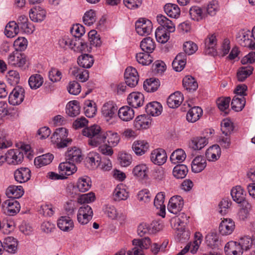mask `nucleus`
<instances>
[{"label":"nucleus","instance_id":"50","mask_svg":"<svg viewBox=\"0 0 255 255\" xmlns=\"http://www.w3.org/2000/svg\"><path fill=\"white\" fill-rule=\"evenodd\" d=\"M107 138L109 145L111 146H116L119 143L120 137L117 133L112 131H108L105 133V139Z\"/></svg>","mask_w":255,"mask_h":255},{"label":"nucleus","instance_id":"56","mask_svg":"<svg viewBox=\"0 0 255 255\" xmlns=\"http://www.w3.org/2000/svg\"><path fill=\"white\" fill-rule=\"evenodd\" d=\"M70 31L74 36L73 39H81V37L85 33V27L80 24H76L73 25Z\"/></svg>","mask_w":255,"mask_h":255},{"label":"nucleus","instance_id":"42","mask_svg":"<svg viewBox=\"0 0 255 255\" xmlns=\"http://www.w3.org/2000/svg\"><path fill=\"white\" fill-rule=\"evenodd\" d=\"M208 143V139L205 137L193 138L189 143V146L194 150H200Z\"/></svg>","mask_w":255,"mask_h":255},{"label":"nucleus","instance_id":"27","mask_svg":"<svg viewBox=\"0 0 255 255\" xmlns=\"http://www.w3.org/2000/svg\"><path fill=\"white\" fill-rule=\"evenodd\" d=\"M57 226L64 232L72 230L74 227V223L72 219L68 216H62L57 221Z\"/></svg>","mask_w":255,"mask_h":255},{"label":"nucleus","instance_id":"21","mask_svg":"<svg viewBox=\"0 0 255 255\" xmlns=\"http://www.w3.org/2000/svg\"><path fill=\"white\" fill-rule=\"evenodd\" d=\"M187 56L185 53H179L174 58L172 66L173 69L177 72L181 71L186 64Z\"/></svg>","mask_w":255,"mask_h":255},{"label":"nucleus","instance_id":"26","mask_svg":"<svg viewBox=\"0 0 255 255\" xmlns=\"http://www.w3.org/2000/svg\"><path fill=\"white\" fill-rule=\"evenodd\" d=\"M150 124V119L145 115L137 116L134 121V126L138 130L148 128Z\"/></svg>","mask_w":255,"mask_h":255},{"label":"nucleus","instance_id":"53","mask_svg":"<svg viewBox=\"0 0 255 255\" xmlns=\"http://www.w3.org/2000/svg\"><path fill=\"white\" fill-rule=\"evenodd\" d=\"M136 59L137 61L142 65H148L153 61V58L150 54L144 52L136 54Z\"/></svg>","mask_w":255,"mask_h":255},{"label":"nucleus","instance_id":"48","mask_svg":"<svg viewBox=\"0 0 255 255\" xmlns=\"http://www.w3.org/2000/svg\"><path fill=\"white\" fill-rule=\"evenodd\" d=\"M246 104V99L244 97L239 98L235 96L231 102V108L236 112L241 111Z\"/></svg>","mask_w":255,"mask_h":255},{"label":"nucleus","instance_id":"60","mask_svg":"<svg viewBox=\"0 0 255 255\" xmlns=\"http://www.w3.org/2000/svg\"><path fill=\"white\" fill-rule=\"evenodd\" d=\"M87 43L83 39H75L72 50L77 52L85 51L87 48Z\"/></svg>","mask_w":255,"mask_h":255},{"label":"nucleus","instance_id":"61","mask_svg":"<svg viewBox=\"0 0 255 255\" xmlns=\"http://www.w3.org/2000/svg\"><path fill=\"white\" fill-rule=\"evenodd\" d=\"M67 90L70 94L77 95L81 91V86L77 81H70L67 86Z\"/></svg>","mask_w":255,"mask_h":255},{"label":"nucleus","instance_id":"63","mask_svg":"<svg viewBox=\"0 0 255 255\" xmlns=\"http://www.w3.org/2000/svg\"><path fill=\"white\" fill-rule=\"evenodd\" d=\"M124 77L126 80H138L139 75L135 68L128 67L125 70Z\"/></svg>","mask_w":255,"mask_h":255},{"label":"nucleus","instance_id":"1","mask_svg":"<svg viewBox=\"0 0 255 255\" xmlns=\"http://www.w3.org/2000/svg\"><path fill=\"white\" fill-rule=\"evenodd\" d=\"M83 135L89 137V145L96 147L105 141V133L101 131L100 127L97 125L83 129Z\"/></svg>","mask_w":255,"mask_h":255},{"label":"nucleus","instance_id":"8","mask_svg":"<svg viewBox=\"0 0 255 255\" xmlns=\"http://www.w3.org/2000/svg\"><path fill=\"white\" fill-rule=\"evenodd\" d=\"M251 31L249 30L242 29L236 35L237 42L242 46L248 47L252 49L253 40Z\"/></svg>","mask_w":255,"mask_h":255},{"label":"nucleus","instance_id":"16","mask_svg":"<svg viewBox=\"0 0 255 255\" xmlns=\"http://www.w3.org/2000/svg\"><path fill=\"white\" fill-rule=\"evenodd\" d=\"M184 98L182 94L176 91L171 94L167 99V104L170 108H176L182 103Z\"/></svg>","mask_w":255,"mask_h":255},{"label":"nucleus","instance_id":"49","mask_svg":"<svg viewBox=\"0 0 255 255\" xmlns=\"http://www.w3.org/2000/svg\"><path fill=\"white\" fill-rule=\"evenodd\" d=\"M68 136V130L64 128H57L51 136V140L53 142H57L59 140Z\"/></svg>","mask_w":255,"mask_h":255},{"label":"nucleus","instance_id":"29","mask_svg":"<svg viewBox=\"0 0 255 255\" xmlns=\"http://www.w3.org/2000/svg\"><path fill=\"white\" fill-rule=\"evenodd\" d=\"M24 193L21 186H9L6 190V195L10 199H15L21 197Z\"/></svg>","mask_w":255,"mask_h":255},{"label":"nucleus","instance_id":"17","mask_svg":"<svg viewBox=\"0 0 255 255\" xmlns=\"http://www.w3.org/2000/svg\"><path fill=\"white\" fill-rule=\"evenodd\" d=\"M217 43L216 34H209L205 39V53L208 54H214L216 53L215 46Z\"/></svg>","mask_w":255,"mask_h":255},{"label":"nucleus","instance_id":"31","mask_svg":"<svg viewBox=\"0 0 255 255\" xmlns=\"http://www.w3.org/2000/svg\"><path fill=\"white\" fill-rule=\"evenodd\" d=\"M157 21L161 25L160 28L163 29H166L169 32H174L175 26L172 21L168 19L165 16L162 14H158L156 17Z\"/></svg>","mask_w":255,"mask_h":255},{"label":"nucleus","instance_id":"47","mask_svg":"<svg viewBox=\"0 0 255 255\" xmlns=\"http://www.w3.org/2000/svg\"><path fill=\"white\" fill-rule=\"evenodd\" d=\"M53 158L54 156L52 154H45L36 158L34 160V163L35 165H37L39 167L46 165L52 162Z\"/></svg>","mask_w":255,"mask_h":255},{"label":"nucleus","instance_id":"3","mask_svg":"<svg viewBox=\"0 0 255 255\" xmlns=\"http://www.w3.org/2000/svg\"><path fill=\"white\" fill-rule=\"evenodd\" d=\"M23 157V154L20 149H10L4 155V161L9 164L16 165L22 162Z\"/></svg>","mask_w":255,"mask_h":255},{"label":"nucleus","instance_id":"32","mask_svg":"<svg viewBox=\"0 0 255 255\" xmlns=\"http://www.w3.org/2000/svg\"><path fill=\"white\" fill-rule=\"evenodd\" d=\"M221 150L219 145H213L210 147L206 152V156L209 161L217 160L221 156Z\"/></svg>","mask_w":255,"mask_h":255},{"label":"nucleus","instance_id":"51","mask_svg":"<svg viewBox=\"0 0 255 255\" xmlns=\"http://www.w3.org/2000/svg\"><path fill=\"white\" fill-rule=\"evenodd\" d=\"M160 86V81H144L143 89L148 93L156 91Z\"/></svg>","mask_w":255,"mask_h":255},{"label":"nucleus","instance_id":"4","mask_svg":"<svg viewBox=\"0 0 255 255\" xmlns=\"http://www.w3.org/2000/svg\"><path fill=\"white\" fill-rule=\"evenodd\" d=\"M117 110V105L113 101H110L103 105L101 110L102 115L106 121L109 122L116 116Z\"/></svg>","mask_w":255,"mask_h":255},{"label":"nucleus","instance_id":"18","mask_svg":"<svg viewBox=\"0 0 255 255\" xmlns=\"http://www.w3.org/2000/svg\"><path fill=\"white\" fill-rule=\"evenodd\" d=\"M30 19L34 22L42 21L46 16V11L40 6H35L30 9L29 12Z\"/></svg>","mask_w":255,"mask_h":255},{"label":"nucleus","instance_id":"57","mask_svg":"<svg viewBox=\"0 0 255 255\" xmlns=\"http://www.w3.org/2000/svg\"><path fill=\"white\" fill-rule=\"evenodd\" d=\"M254 68L252 66L242 67L237 72L238 80H245L252 74Z\"/></svg>","mask_w":255,"mask_h":255},{"label":"nucleus","instance_id":"9","mask_svg":"<svg viewBox=\"0 0 255 255\" xmlns=\"http://www.w3.org/2000/svg\"><path fill=\"white\" fill-rule=\"evenodd\" d=\"M18 241L13 237H6L2 242V252L5 251L9 254H15L18 249Z\"/></svg>","mask_w":255,"mask_h":255},{"label":"nucleus","instance_id":"5","mask_svg":"<svg viewBox=\"0 0 255 255\" xmlns=\"http://www.w3.org/2000/svg\"><path fill=\"white\" fill-rule=\"evenodd\" d=\"M135 27L136 32L140 35H148L152 28V24L149 20L140 18L136 21Z\"/></svg>","mask_w":255,"mask_h":255},{"label":"nucleus","instance_id":"64","mask_svg":"<svg viewBox=\"0 0 255 255\" xmlns=\"http://www.w3.org/2000/svg\"><path fill=\"white\" fill-rule=\"evenodd\" d=\"M27 41L24 37H18L14 43L13 46L15 49V51H21L25 50L27 47Z\"/></svg>","mask_w":255,"mask_h":255},{"label":"nucleus","instance_id":"30","mask_svg":"<svg viewBox=\"0 0 255 255\" xmlns=\"http://www.w3.org/2000/svg\"><path fill=\"white\" fill-rule=\"evenodd\" d=\"M162 111L161 105L158 102L149 103L146 106L145 112L152 116H158L161 114Z\"/></svg>","mask_w":255,"mask_h":255},{"label":"nucleus","instance_id":"20","mask_svg":"<svg viewBox=\"0 0 255 255\" xmlns=\"http://www.w3.org/2000/svg\"><path fill=\"white\" fill-rule=\"evenodd\" d=\"M226 255H242V248L238 242L231 241L227 243L224 248Z\"/></svg>","mask_w":255,"mask_h":255},{"label":"nucleus","instance_id":"59","mask_svg":"<svg viewBox=\"0 0 255 255\" xmlns=\"http://www.w3.org/2000/svg\"><path fill=\"white\" fill-rule=\"evenodd\" d=\"M118 159L120 164L123 167H127L129 165L132 161V157L130 154L126 152L120 153Z\"/></svg>","mask_w":255,"mask_h":255},{"label":"nucleus","instance_id":"55","mask_svg":"<svg viewBox=\"0 0 255 255\" xmlns=\"http://www.w3.org/2000/svg\"><path fill=\"white\" fill-rule=\"evenodd\" d=\"M157 41L161 43H166L169 39V33H167L163 28L158 27L155 32Z\"/></svg>","mask_w":255,"mask_h":255},{"label":"nucleus","instance_id":"35","mask_svg":"<svg viewBox=\"0 0 255 255\" xmlns=\"http://www.w3.org/2000/svg\"><path fill=\"white\" fill-rule=\"evenodd\" d=\"M155 44L150 37L144 38L140 42L141 50L147 53H151L155 48Z\"/></svg>","mask_w":255,"mask_h":255},{"label":"nucleus","instance_id":"45","mask_svg":"<svg viewBox=\"0 0 255 255\" xmlns=\"http://www.w3.org/2000/svg\"><path fill=\"white\" fill-rule=\"evenodd\" d=\"M186 157L185 151L182 149H177L172 153L170 159L172 163L175 164L182 162Z\"/></svg>","mask_w":255,"mask_h":255},{"label":"nucleus","instance_id":"43","mask_svg":"<svg viewBox=\"0 0 255 255\" xmlns=\"http://www.w3.org/2000/svg\"><path fill=\"white\" fill-rule=\"evenodd\" d=\"M91 186V181L90 177L84 176L79 178L77 183V187L80 192H86L89 190Z\"/></svg>","mask_w":255,"mask_h":255},{"label":"nucleus","instance_id":"7","mask_svg":"<svg viewBox=\"0 0 255 255\" xmlns=\"http://www.w3.org/2000/svg\"><path fill=\"white\" fill-rule=\"evenodd\" d=\"M3 212L9 216H13L20 211V206L19 202L15 199H8L2 204Z\"/></svg>","mask_w":255,"mask_h":255},{"label":"nucleus","instance_id":"13","mask_svg":"<svg viewBox=\"0 0 255 255\" xmlns=\"http://www.w3.org/2000/svg\"><path fill=\"white\" fill-rule=\"evenodd\" d=\"M128 104L132 108H137L142 106L144 102V96L139 92H132L127 98Z\"/></svg>","mask_w":255,"mask_h":255},{"label":"nucleus","instance_id":"28","mask_svg":"<svg viewBox=\"0 0 255 255\" xmlns=\"http://www.w3.org/2000/svg\"><path fill=\"white\" fill-rule=\"evenodd\" d=\"M206 165V159L203 156H198L192 162V171L194 173H199L204 169Z\"/></svg>","mask_w":255,"mask_h":255},{"label":"nucleus","instance_id":"24","mask_svg":"<svg viewBox=\"0 0 255 255\" xmlns=\"http://www.w3.org/2000/svg\"><path fill=\"white\" fill-rule=\"evenodd\" d=\"M148 143L145 140H136L132 145V149L137 155L144 154L149 148Z\"/></svg>","mask_w":255,"mask_h":255},{"label":"nucleus","instance_id":"33","mask_svg":"<svg viewBox=\"0 0 255 255\" xmlns=\"http://www.w3.org/2000/svg\"><path fill=\"white\" fill-rule=\"evenodd\" d=\"M66 113L72 117L77 116L80 114V107L78 101L74 100L69 102L66 106Z\"/></svg>","mask_w":255,"mask_h":255},{"label":"nucleus","instance_id":"23","mask_svg":"<svg viewBox=\"0 0 255 255\" xmlns=\"http://www.w3.org/2000/svg\"><path fill=\"white\" fill-rule=\"evenodd\" d=\"M66 160L71 162H80L82 159L80 149L74 147L67 150L65 153Z\"/></svg>","mask_w":255,"mask_h":255},{"label":"nucleus","instance_id":"38","mask_svg":"<svg viewBox=\"0 0 255 255\" xmlns=\"http://www.w3.org/2000/svg\"><path fill=\"white\" fill-rule=\"evenodd\" d=\"M148 168L144 164H140L135 166L133 170L132 173L134 176L140 179H146L148 177Z\"/></svg>","mask_w":255,"mask_h":255},{"label":"nucleus","instance_id":"40","mask_svg":"<svg viewBox=\"0 0 255 255\" xmlns=\"http://www.w3.org/2000/svg\"><path fill=\"white\" fill-rule=\"evenodd\" d=\"M165 194L164 192H160L157 193L154 200V205L157 209H160L162 214L160 215L164 217L165 215V206L164 205Z\"/></svg>","mask_w":255,"mask_h":255},{"label":"nucleus","instance_id":"52","mask_svg":"<svg viewBox=\"0 0 255 255\" xmlns=\"http://www.w3.org/2000/svg\"><path fill=\"white\" fill-rule=\"evenodd\" d=\"M251 208V205L247 201L243 202L242 203V208L238 212V216L241 220L246 219L249 215Z\"/></svg>","mask_w":255,"mask_h":255},{"label":"nucleus","instance_id":"14","mask_svg":"<svg viewBox=\"0 0 255 255\" xmlns=\"http://www.w3.org/2000/svg\"><path fill=\"white\" fill-rule=\"evenodd\" d=\"M189 14L193 20L197 21L205 19L207 17L205 7L198 6H192L189 10Z\"/></svg>","mask_w":255,"mask_h":255},{"label":"nucleus","instance_id":"54","mask_svg":"<svg viewBox=\"0 0 255 255\" xmlns=\"http://www.w3.org/2000/svg\"><path fill=\"white\" fill-rule=\"evenodd\" d=\"M233 124L229 119H224L221 122V130L225 136L230 135L233 131Z\"/></svg>","mask_w":255,"mask_h":255},{"label":"nucleus","instance_id":"34","mask_svg":"<svg viewBox=\"0 0 255 255\" xmlns=\"http://www.w3.org/2000/svg\"><path fill=\"white\" fill-rule=\"evenodd\" d=\"M164 10L167 15L171 18H177L180 14V9L176 4L166 3L164 6Z\"/></svg>","mask_w":255,"mask_h":255},{"label":"nucleus","instance_id":"12","mask_svg":"<svg viewBox=\"0 0 255 255\" xmlns=\"http://www.w3.org/2000/svg\"><path fill=\"white\" fill-rule=\"evenodd\" d=\"M165 151L161 148L153 150L150 154V160L155 164L163 165L167 160Z\"/></svg>","mask_w":255,"mask_h":255},{"label":"nucleus","instance_id":"58","mask_svg":"<svg viewBox=\"0 0 255 255\" xmlns=\"http://www.w3.org/2000/svg\"><path fill=\"white\" fill-rule=\"evenodd\" d=\"M83 22L85 24L90 26L93 24L96 20V13L93 9L87 11L84 14L83 17Z\"/></svg>","mask_w":255,"mask_h":255},{"label":"nucleus","instance_id":"22","mask_svg":"<svg viewBox=\"0 0 255 255\" xmlns=\"http://www.w3.org/2000/svg\"><path fill=\"white\" fill-rule=\"evenodd\" d=\"M30 173L31 171L29 168L21 167L14 172V178L16 181L19 183H24L30 179Z\"/></svg>","mask_w":255,"mask_h":255},{"label":"nucleus","instance_id":"36","mask_svg":"<svg viewBox=\"0 0 255 255\" xmlns=\"http://www.w3.org/2000/svg\"><path fill=\"white\" fill-rule=\"evenodd\" d=\"M203 113L202 109L199 107L191 108L186 115L187 120L191 123H194L198 120Z\"/></svg>","mask_w":255,"mask_h":255},{"label":"nucleus","instance_id":"41","mask_svg":"<svg viewBox=\"0 0 255 255\" xmlns=\"http://www.w3.org/2000/svg\"><path fill=\"white\" fill-rule=\"evenodd\" d=\"M201 243V239L200 238L195 240L193 243L188 244L179 253H178L176 255H184L186 253H187L189 250L190 252L194 254H195L197 250L199 249V246Z\"/></svg>","mask_w":255,"mask_h":255},{"label":"nucleus","instance_id":"37","mask_svg":"<svg viewBox=\"0 0 255 255\" xmlns=\"http://www.w3.org/2000/svg\"><path fill=\"white\" fill-rule=\"evenodd\" d=\"M84 110L87 117L93 118L97 112V105L93 101L86 100L84 102Z\"/></svg>","mask_w":255,"mask_h":255},{"label":"nucleus","instance_id":"6","mask_svg":"<svg viewBox=\"0 0 255 255\" xmlns=\"http://www.w3.org/2000/svg\"><path fill=\"white\" fill-rule=\"evenodd\" d=\"M24 94L25 91L23 88L19 86L15 87L9 96V104L12 105L20 104L23 101Z\"/></svg>","mask_w":255,"mask_h":255},{"label":"nucleus","instance_id":"11","mask_svg":"<svg viewBox=\"0 0 255 255\" xmlns=\"http://www.w3.org/2000/svg\"><path fill=\"white\" fill-rule=\"evenodd\" d=\"M26 63V56L19 52L14 51L8 58V63L15 67H20Z\"/></svg>","mask_w":255,"mask_h":255},{"label":"nucleus","instance_id":"25","mask_svg":"<svg viewBox=\"0 0 255 255\" xmlns=\"http://www.w3.org/2000/svg\"><path fill=\"white\" fill-rule=\"evenodd\" d=\"M118 116L122 121L128 122L133 118L134 112L130 107L123 106L119 110Z\"/></svg>","mask_w":255,"mask_h":255},{"label":"nucleus","instance_id":"15","mask_svg":"<svg viewBox=\"0 0 255 255\" xmlns=\"http://www.w3.org/2000/svg\"><path fill=\"white\" fill-rule=\"evenodd\" d=\"M235 227V223L232 219H224L219 225V231L221 235L226 236L232 234Z\"/></svg>","mask_w":255,"mask_h":255},{"label":"nucleus","instance_id":"46","mask_svg":"<svg viewBox=\"0 0 255 255\" xmlns=\"http://www.w3.org/2000/svg\"><path fill=\"white\" fill-rule=\"evenodd\" d=\"M231 195L233 199L238 203H243V202L245 201L244 190L240 186L233 188L231 190Z\"/></svg>","mask_w":255,"mask_h":255},{"label":"nucleus","instance_id":"44","mask_svg":"<svg viewBox=\"0 0 255 255\" xmlns=\"http://www.w3.org/2000/svg\"><path fill=\"white\" fill-rule=\"evenodd\" d=\"M188 169L184 164H177L173 169V175L177 179H183L186 177Z\"/></svg>","mask_w":255,"mask_h":255},{"label":"nucleus","instance_id":"10","mask_svg":"<svg viewBox=\"0 0 255 255\" xmlns=\"http://www.w3.org/2000/svg\"><path fill=\"white\" fill-rule=\"evenodd\" d=\"M184 205V201L180 196H174L170 198L167 206L168 211L174 214L180 212Z\"/></svg>","mask_w":255,"mask_h":255},{"label":"nucleus","instance_id":"62","mask_svg":"<svg viewBox=\"0 0 255 255\" xmlns=\"http://www.w3.org/2000/svg\"><path fill=\"white\" fill-rule=\"evenodd\" d=\"M87 162L89 163L92 166H98L101 161V157L96 152H92L88 154L86 158Z\"/></svg>","mask_w":255,"mask_h":255},{"label":"nucleus","instance_id":"2","mask_svg":"<svg viewBox=\"0 0 255 255\" xmlns=\"http://www.w3.org/2000/svg\"><path fill=\"white\" fill-rule=\"evenodd\" d=\"M134 246L131 250L127 252L128 255H143V250L148 249L151 245L149 238L145 237L141 239H134L132 241Z\"/></svg>","mask_w":255,"mask_h":255},{"label":"nucleus","instance_id":"39","mask_svg":"<svg viewBox=\"0 0 255 255\" xmlns=\"http://www.w3.org/2000/svg\"><path fill=\"white\" fill-rule=\"evenodd\" d=\"M94 62L93 57L88 54H85L79 56L77 59L79 65L84 68H89L92 67Z\"/></svg>","mask_w":255,"mask_h":255},{"label":"nucleus","instance_id":"19","mask_svg":"<svg viewBox=\"0 0 255 255\" xmlns=\"http://www.w3.org/2000/svg\"><path fill=\"white\" fill-rule=\"evenodd\" d=\"M58 169L59 173L66 176L74 173L77 171V167L74 163L66 160L60 163Z\"/></svg>","mask_w":255,"mask_h":255}]
</instances>
